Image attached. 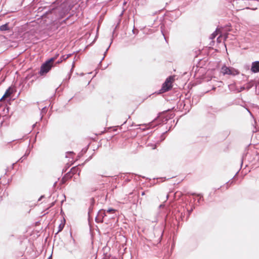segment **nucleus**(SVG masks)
<instances>
[{
  "instance_id": "14",
  "label": "nucleus",
  "mask_w": 259,
  "mask_h": 259,
  "mask_svg": "<svg viewBox=\"0 0 259 259\" xmlns=\"http://www.w3.org/2000/svg\"><path fill=\"white\" fill-rule=\"evenodd\" d=\"M47 259H52V255H50Z\"/></svg>"
},
{
  "instance_id": "9",
  "label": "nucleus",
  "mask_w": 259,
  "mask_h": 259,
  "mask_svg": "<svg viewBox=\"0 0 259 259\" xmlns=\"http://www.w3.org/2000/svg\"><path fill=\"white\" fill-rule=\"evenodd\" d=\"M64 227V224H60V225L59 226V229H58V231L57 233L63 230Z\"/></svg>"
},
{
  "instance_id": "12",
  "label": "nucleus",
  "mask_w": 259,
  "mask_h": 259,
  "mask_svg": "<svg viewBox=\"0 0 259 259\" xmlns=\"http://www.w3.org/2000/svg\"><path fill=\"white\" fill-rule=\"evenodd\" d=\"M76 170V168L74 167L72 169V171H73V172H74L75 171V170Z\"/></svg>"
},
{
  "instance_id": "4",
  "label": "nucleus",
  "mask_w": 259,
  "mask_h": 259,
  "mask_svg": "<svg viewBox=\"0 0 259 259\" xmlns=\"http://www.w3.org/2000/svg\"><path fill=\"white\" fill-rule=\"evenodd\" d=\"M251 70L253 72H259V61L252 63Z\"/></svg>"
},
{
  "instance_id": "18",
  "label": "nucleus",
  "mask_w": 259,
  "mask_h": 259,
  "mask_svg": "<svg viewBox=\"0 0 259 259\" xmlns=\"http://www.w3.org/2000/svg\"><path fill=\"white\" fill-rule=\"evenodd\" d=\"M145 195V192H143L142 193V195Z\"/></svg>"
},
{
  "instance_id": "22",
  "label": "nucleus",
  "mask_w": 259,
  "mask_h": 259,
  "mask_svg": "<svg viewBox=\"0 0 259 259\" xmlns=\"http://www.w3.org/2000/svg\"><path fill=\"white\" fill-rule=\"evenodd\" d=\"M162 206H163V205H162V204H161V205H160V206H159V207H162Z\"/></svg>"
},
{
  "instance_id": "2",
  "label": "nucleus",
  "mask_w": 259,
  "mask_h": 259,
  "mask_svg": "<svg viewBox=\"0 0 259 259\" xmlns=\"http://www.w3.org/2000/svg\"><path fill=\"white\" fill-rule=\"evenodd\" d=\"M55 59V58H52L42 64L39 72L40 75H43L46 74L51 70L53 66L52 63L54 61Z\"/></svg>"
},
{
  "instance_id": "20",
  "label": "nucleus",
  "mask_w": 259,
  "mask_h": 259,
  "mask_svg": "<svg viewBox=\"0 0 259 259\" xmlns=\"http://www.w3.org/2000/svg\"><path fill=\"white\" fill-rule=\"evenodd\" d=\"M104 213V215H103V216H102L103 217H104V216H106L105 212H104V213Z\"/></svg>"
},
{
  "instance_id": "15",
  "label": "nucleus",
  "mask_w": 259,
  "mask_h": 259,
  "mask_svg": "<svg viewBox=\"0 0 259 259\" xmlns=\"http://www.w3.org/2000/svg\"><path fill=\"white\" fill-rule=\"evenodd\" d=\"M228 36H226L225 37H224V40H226Z\"/></svg>"
},
{
  "instance_id": "6",
  "label": "nucleus",
  "mask_w": 259,
  "mask_h": 259,
  "mask_svg": "<svg viewBox=\"0 0 259 259\" xmlns=\"http://www.w3.org/2000/svg\"><path fill=\"white\" fill-rule=\"evenodd\" d=\"M9 29L8 25L7 24L3 25L0 27V30L1 31H5Z\"/></svg>"
},
{
  "instance_id": "8",
  "label": "nucleus",
  "mask_w": 259,
  "mask_h": 259,
  "mask_svg": "<svg viewBox=\"0 0 259 259\" xmlns=\"http://www.w3.org/2000/svg\"><path fill=\"white\" fill-rule=\"evenodd\" d=\"M47 107H44L41 109V114L42 115V116H41V119L42 118L44 115L46 114V113L47 112Z\"/></svg>"
},
{
  "instance_id": "17",
  "label": "nucleus",
  "mask_w": 259,
  "mask_h": 259,
  "mask_svg": "<svg viewBox=\"0 0 259 259\" xmlns=\"http://www.w3.org/2000/svg\"><path fill=\"white\" fill-rule=\"evenodd\" d=\"M220 36L217 38V40L218 41L220 42Z\"/></svg>"
},
{
  "instance_id": "19",
  "label": "nucleus",
  "mask_w": 259,
  "mask_h": 259,
  "mask_svg": "<svg viewBox=\"0 0 259 259\" xmlns=\"http://www.w3.org/2000/svg\"><path fill=\"white\" fill-rule=\"evenodd\" d=\"M109 47H110V46L108 47V48H109ZM108 49H107L106 50V52H105V53H106V52L108 51Z\"/></svg>"
},
{
  "instance_id": "11",
  "label": "nucleus",
  "mask_w": 259,
  "mask_h": 259,
  "mask_svg": "<svg viewBox=\"0 0 259 259\" xmlns=\"http://www.w3.org/2000/svg\"><path fill=\"white\" fill-rule=\"evenodd\" d=\"M197 197H199V198L198 199V202H199L200 200L202 198V196H200V195H198Z\"/></svg>"
},
{
  "instance_id": "7",
  "label": "nucleus",
  "mask_w": 259,
  "mask_h": 259,
  "mask_svg": "<svg viewBox=\"0 0 259 259\" xmlns=\"http://www.w3.org/2000/svg\"><path fill=\"white\" fill-rule=\"evenodd\" d=\"M218 30L217 29L215 30V31H214L213 33H212L211 34L210 37V39H213V38H214L215 37V36L218 34Z\"/></svg>"
},
{
  "instance_id": "3",
  "label": "nucleus",
  "mask_w": 259,
  "mask_h": 259,
  "mask_svg": "<svg viewBox=\"0 0 259 259\" xmlns=\"http://www.w3.org/2000/svg\"><path fill=\"white\" fill-rule=\"evenodd\" d=\"M221 72L224 75H229L232 76H235L239 74V71L232 67H228L226 65H223L221 70Z\"/></svg>"
},
{
  "instance_id": "10",
  "label": "nucleus",
  "mask_w": 259,
  "mask_h": 259,
  "mask_svg": "<svg viewBox=\"0 0 259 259\" xmlns=\"http://www.w3.org/2000/svg\"><path fill=\"white\" fill-rule=\"evenodd\" d=\"M114 211H115V210L113 209H112V208H109L108 210H107V212H108V213H111V212H114Z\"/></svg>"
},
{
  "instance_id": "1",
  "label": "nucleus",
  "mask_w": 259,
  "mask_h": 259,
  "mask_svg": "<svg viewBox=\"0 0 259 259\" xmlns=\"http://www.w3.org/2000/svg\"><path fill=\"white\" fill-rule=\"evenodd\" d=\"M175 76H170L167 77L162 84L161 89L158 94H162L169 91L172 87V83L175 80Z\"/></svg>"
},
{
  "instance_id": "21",
  "label": "nucleus",
  "mask_w": 259,
  "mask_h": 259,
  "mask_svg": "<svg viewBox=\"0 0 259 259\" xmlns=\"http://www.w3.org/2000/svg\"><path fill=\"white\" fill-rule=\"evenodd\" d=\"M69 56H70V55H68V56H67V57H66V58H65L64 59H66L68 58L69 57Z\"/></svg>"
},
{
  "instance_id": "16",
  "label": "nucleus",
  "mask_w": 259,
  "mask_h": 259,
  "mask_svg": "<svg viewBox=\"0 0 259 259\" xmlns=\"http://www.w3.org/2000/svg\"><path fill=\"white\" fill-rule=\"evenodd\" d=\"M62 61V60H59V61H58V62H57V63H60V62H61Z\"/></svg>"
},
{
  "instance_id": "13",
  "label": "nucleus",
  "mask_w": 259,
  "mask_h": 259,
  "mask_svg": "<svg viewBox=\"0 0 259 259\" xmlns=\"http://www.w3.org/2000/svg\"><path fill=\"white\" fill-rule=\"evenodd\" d=\"M44 197V196H41L38 199V201H40L42 198Z\"/></svg>"
},
{
  "instance_id": "5",
  "label": "nucleus",
  "mask_w": 259,
  "mask_h": 259,
  "mask_svg": "<svg viewBox=\"0 0 259 259\" xmlns=\"http://www.w3.org/2000/svg\"><path fill=\"white\" fill-rule=\"evenodd\" d=\"M12 93V92L11 90V88H9L7 90L5 94L3 95L2 98L0 99V101H2L4 99H5L6 98L9 97L11 95Z\"/></svg>"
}]
</instances>
